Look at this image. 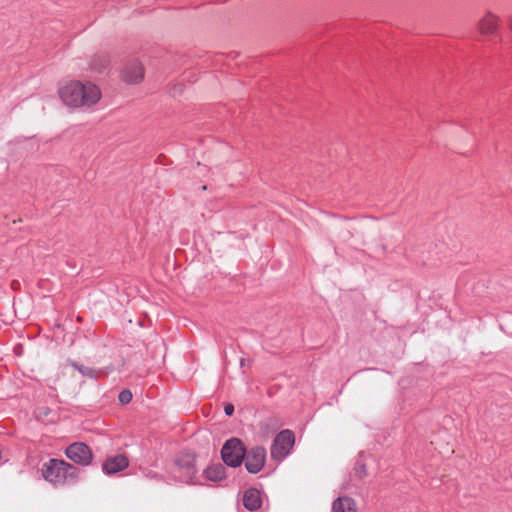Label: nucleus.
I'll return each mask as SVG.
<instances>
[{"mask_svg": "<svg viewBox=\"0 0 512 512\" xmlns=\"http://www.w3.org/2000/svg\"><path fill=\"white\" fill-rule=\"evenodd\" d=\"M262 500L259 490L251 488L245 491L243 495V505L250 511L257 510L261 507Z\"/></svg>", "mask_w": 512, "mask_h": 512, "instance_id": "obj_11", "label": "nucleus"}, {"mask_svg": "<svg viewBox=\"0 0 512 512\" xmlns=\"http://www.w3.org/2000/svg\"><path fill=\"white\" fill-rule=\"evenodd\" d=\"M245 452L246 448L243 442L238 438H231L224 443L221 457L226 465L236 468L244 461Z\"/></svg>", "mask_w": 512, "mask_h": 512, "instance_id": "obj_3", "label": "nucleus"}, {"mask_svg": "<svg viewBox=\"0 0 512 512\" xmlns=\"http://www.w3.org/2000/svg\"><path fill=\"white\" fill-rule=\"evenodd\" d=\"M144 77V69L140 62H130L123 71V79L127 83L135 84Z\"/></svg>", "mask_w": 512, "mask_h": 512, "instance_id": "obj_10", "label": "nucleus"}, {"mask_svg": "<svg viewBox=\"0 0 512 512\" xmlns=\"http://www.w3.org/2000/svg\"><path fill=\"white\" fill-rule=\"evenodd\" d=\"M204 476L212 482H219L225 478V467L222 464H214L204 470Z\"/></svg>", "mask_w": 512, "mask_h": 512, "instance_id": "obj_14", "label": "nucleus"}, {"mask_svg": "<svg viewBox=\"0 0 512 512\" xmlns=\"http://www.w3.org/2000/svg\"><path fill=\"white\" fill-rule=\"evenodd\" d=\"M500 18L491 11H487L478 21L477 29L482 35H493L498 30Z\"/></svg>", "mask_w": 512, "mask_h": 512, "instance_id": "obj_8", "label": "nucleus"}, {"mask_svg": "<svg viewBox=\"0 0 512 512\" xmlns=\"http://www.w3.org/2000/svg\"><path fill=\"white\" fill-rule=\"evenodd\" d=\"M225 414L231 416L234 412V406L232 404H227L224 408Z\"/></svg>", "mask_w": 512, "mask_h": 512, "instance_id": "obj_17", "label": "nucleus"}, {"mask_svg": "<svg viewBox=\"0 0 512 512\" xmlns=\"http://www.w3.org/2000/svg\"><path fill=\"white\" fill-rule=\"evenodd\" d=\"M58 94L61 101L72 108H90L101 98L99 87L90 81H65L59 86Z\"/></svg>", "mask_w": 512, "mask_h": 512, "instance_id": "obj_1", "label": "nucleus"}, {"mask_svg": "<svg viewBox=\"0 0 512 512\" xmlns=\"http://www.w3.org/2000/svg\"><path fill=\"white\" fill-rule=\"evenodd\" d=\"M509 25H510V28L512 29V17L509 20Z\"/></svg>", "mask_w": 512, "mask_h": 512, "instance_id": "obj_19", "label": "nucleus"}, {"mask_svg": "<svg viewBox=\"0 0 512 512\" xmlns=\"http://www.w3.org/2000/svg\"><path fill=\"white\" fill-rule=\"evenodd\" d=\"M175 473L179 474L178 477L182 482L195 484V457L192 454L178 457L175 461Z\"/></svg>", "mask_w": 512, "mask_h": 512, "instance_id": "obj_6", "label": "nucleus"}, {"mask_svg": "<svg viewBox=\"0 0 512 512\" xmlns=\"http://www.w3.org/2000/svg\"><path fill=\"white\" fill-rule=\"evenodd\" d=\"M295 442V436L290 430H283L277 434L272 446H271V457L274 460H283L292 449Z\"/></svg>", "mask_w": 512, "mask_h": 512, "instance_id": "obj_4", "label": "nucleus"}, {"mask_svg": "<svg viewBox=\"0 0 512 512\" xmlns=\"http://www.w3.org/2000/svg\"><path fill=\"white\" fill-rule=\"evenodd\" d=\"M65 455L71 461L81 466H88L93 460V453L91 449L83 442L70 444L65 450Z\"/></svg>", "mask_w": 512, "mask_h": 512, "instance_id": "obj_5", "label": "nucleus"}, {"mask_svg": "<svg viewBox=\"0 0 512 512\" xmlns=\"http://www.w3.org/2000/svg\"><path fill=\"white\" fill-rule=\"evenodd\" d=\"M72 366L76 370H78L83 376L89 377V378H92V379L98 378L100 376V374H101L100 371L94 370V369H92L90 367L79 365L77 363H73Z\"/></svg>", "mask_w": 512, "mask_h": 512, "instance_id": "obj_15", "label": "nucleus"}, {"mask_svg": "<svg viewBox=\"0 0 512 512\" xmlns=\"http://www.w3.org/2000/svg\"><path fill=\"white\" fill-rule=\"evenodd\" d=\"M119 402L121 404H128L132 400V393L130 390L125 389L119 393L118 396Z\"/></svg>", "mask_w": 512, "mask_h": 512, "instance_id": "obj_16", "label": "nucleus"}, {"mask_svg": "<svg viewBox=\"0 0 512 512\" xmlns=\"http://www.w3.org/2000/svg\"><path fill=\"white\" fill-rule=\"evenodd\" d=\"M43 478L54 486H65L77 483L80 470L72 464L52 458L41 468Z\"/></svg>", "mask_w": 512, "mask_h": 512, "instance_id": "obj_2", "label": "nucleus"}, {"mask_svg": "<svg viewBox=\"0 0 512 512\" xmlns=\"http://www.w3.org/2000/svg\"><path fill=\"white\" fill-rule=\"evenodd\" d=\"M245 467L251 474L260 472L266 462V450L264 447L256 446L245 452Z\"/></svg>", "mask_w": 512, "mask_h": 512, "instance_id": "obj_7", "label": "nucleus"}, {"mask_svg": "<svg viewBox=\"0 0 512 512\" xmlns=\"http://www.w3.org/2000/svg\"><path fill=\"white\" fill-rule=\"evenodd\" d=\"M128 466V458L125 455L120 454L108 457L102 465V470L107 475H114L125 470Z\"/></svg>", "mask_w": 512, "mask_h": 512, "instance_id": "obj_9", "label": "nucleus"}, {"mask_svg": "<svg viewBox=\"0 0 512 512\" xmlns=\"http://www.w3.org/2000/svg\"><path fill=\"white\" fill-rule=\"evenodd\" d=\"M333 512H357L356 504L350 497H339L332 505Z\"/></svg>", "mask_w": 512, "mask_h": 512, "instance_id": "obj_13", "label": "nucleus"}, {"mask_svg": "<svg viewBox=\"0 0 512 512\" xmlns=\"http://www.w3.org/2000/svg\"><path fill=\"white\" fill-rule=\"evenodd\" d=\"M109 56L105 52L96 53L90 61V69L94 72L101 73L109 66Z\"/></svg>", "mask_w": 512, "mask_h": 512, "instance_id": "obj_12", "label": "nucleus"}, {"mask_svg": "<svg viewBox=\"0 0 512 512\" xmlns=\"http://www.w3.org/2000/svg\"><path fill=\"white\" fill-rule=\"evenodd\" d=\"M360 472L363 473L364 475L366 474L364 466H362V468L360 469Z\"/></svg>", "mask_w": 512, "mask_h": 512, "instance_id": "obj_18", "label": "nucleus"}]
</instances>
